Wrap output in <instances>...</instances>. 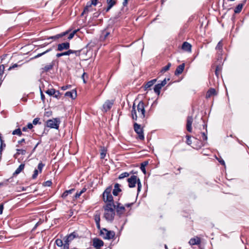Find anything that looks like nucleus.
<instances>
[{"mask_svg": "<svg viewBox=\"0 0 249 249\" xmlns=\"http://www.w3.org/2000/svg\"><path fill=\"white\" fill-rule=\"evenodd\" d=\"M112 189V187L111 185L108 186L102 194L103 201L107 203L106 205L103 207L105 211H115V207L116 206L114 203L113 197L111 194Z\"/></svg>", "mask_w": 249, "mask_h": 249, "instance_id": "f257e3e1", "label": "nucleus"}, {"mask_svg": "<svg viewBox=\"0 0 249 249\" xmlns=\"http://www.w3.org/2000/svg\"><path fill=\"white\" fill-rule=\"evenodd\" d=\"M60 123L61 121L59 118H55L47 120L46 122V126L51 128L58 129Z\"/></svg>", "mask_w": 249, "mask_h": 249, "instance_id": "f03ea898", "label": "nucleus"}, {"mask_svg": "<svg viewBox=\"0 0 249 249\" xmlns=\"http://www.w3.org/2000/svg\"><path fill=\"white\" fill-rule=\"evenodd\" d=\"M135 132L138 135V138L143 141L144 139L143 128L141 127V125L137 123H135L133 125Z\"/></svg>", "mask_w": 249, "mask_h": 249, "instance_id": "7ed1b4c3", "label": "nucleus"}, {"mask_svg": "<svg viewBox=\"0 0 249 249\" xmlns=\"http://www.w3.org/2000/svg\"><path fill=\"white\" fill-rule=\"evenodd\" d=\"M137 110L139 113H140V117L142 119L145 117V105L144 102L142 101L139 102L137 105Z\"/></svg>", "mask_w": 249, "mask_h": 249, "instance_id": "20e7f679", "label": "nucleus"}, {"mask_svg": "<svg viewBox=\"0 0 249 249\" xmlns=\"http://www.w3.org/2000/svg\"><path fill=\"white\" fill-rule=\"evenodd\" d=\"M115 215V211H105L104 217L107 221L112 222L114 220Z\"/></svg>", "mask_w": 249, "mask_h": 249, "instance_id": "39448f33", "label": "nucleus"}, {"mask_svg": "<svg viewBox=\"0 0 249 249\" xmlns=\"http://www.w3.org/2000/svg\"><path fill=\"white\" fill-rule=\"evenodd\" d=\"M102 231L106 232L105 236H103L105 239L110 240L114 238L115 236V232L113 231H108L106 228H102Z\"/></svg>", "mask_w": 249, "mask_h": 249, "instance_id": "423d86ee", "label": "nucleus"}, {"mask_svg": "<svg viewBox=\"0 0 249 249\" xmlns=\"http://www.w3.org/2000/svg\"><path fill=\"white\" fill-rule=\"evenodd\" d=\"M104 242L100 239L94 238L93 239L92 246L96 249H100L101 247L104 246Z\"/></svg>", "mask_w": 249, "mask_h": 249, "instance_id": "0eeeda50", "label": "nucleus"}, {"mask_svg": "<svg viewBox=\"0 0 249 249\" xmlns=\"http://www.w3.org/2000/svg\"><path fill=\"white\" fill-rule=\"evenodd\" d=\"M137 177L135 175L131 176L130 178H128L127 180L128 183L129 188H133L136 186L137 183Z\"/></svg>", "mask_w": 249, "mask_h": 249, "instance_id": "6e6552de", "label": "nucleus"}, {"mask_svg": "<svg viewBox=\"0 0 249 249\" xmlns=\"http://www.w3.org/2000/svg\"><path fill=\"white\" fill-rule=\"evenodd\" d=\"M70 44L69 42L59 43L57 45L56 51L61 52L64 50H68L70 48Z\"/></svg>", "mask_w": 249, "mask_h": 249, "instance_id": "1a4fd4ad", "label": "nucleus"}, {"mask_svg": "<svg viewBox=\"0 0 249 249\" xmlns=\"http://www.w3.org/2000/svg\"><path fill=\"white\" fill-rule=\"evenodd\" d=\"M113 104V101L107 100L103 105V111L107 112L111 109Z\"/></svg>", "mask_w": 249, "mask_h": 249, "instance_id": "9d476101", "label": "nucleus"}, {"mask_svg": "<svg viewBox=\"0 0 249 249\" xmlns=\"http://www.w3.org/2000/svg\"><path fill=\"white\" fill-rule=\"evenodd\" d=\"M79 236L77 232L75 231L66 236L63 239H66L68 240L70 242L72 241L74 238H79Z\"/></svg>", "mask_w": 249, "mask_h": 249, "instance_id": "9b49d317", "label": "nucleus"}, {"mask_svg": "<svg viewBox=\"0 0 249 249\" xmlns=\"http://www.w3.org/2000/svg\"><path fill=\"white\" fill-rule=\"evenodd\" d=\"M193 121L192 116H188L187 118L186 129L189 132H192V124Z\"/></svg>", "mask_w": 249, "mask_h": 249, "instance_id": "f8f14e48", "label": "nucleus"}, {"mask_svg": "<svg viewBox=\"0 0 249 249\" xmlns=\"http://www.w3.org/2000/svg\"><path fill=\"white\" fill-rule=\"evenodd\" d=\"M157 79H154L150 81H148L146 83H145L142 87L144 88V90H146L147 89H151L150 88L156 82Z\"/></svg>", "mask_w": 249, "mask_h": 249, "instance_id": "ddd939ff", "label": "nucleus"}, {"mask_svg": "<svg viewBox=\"0 0 249 249\" xmlns=\"http://www.w3.org/2000/svg\"><path fill=\"white\" fill-rule=\"evenodd\" d=\"M71 30H67L66 31L61 33L59 34H57L55 36H51L48 38V39H59L61 37H62L64 36H65L66 35L68 34L69 32H70Z\"/></svg>", "mask_w": 249, "mask_h": 249, "instance_id": "4468645a", "label": "nucleus"}, {"mask_svg": "<svg viewBox=\"0 0 249 249\" xmlns=\"http://www.w3.org/2000/svg\"><path fill=\"white\" fill-rule=\"evenodd\" d=\"M121 185L116 183L114 184V189H113L112 194L114 196H117L120 192H122V189L120 188Z\"/></svg>", "mask_w": 249, "mask_h": 249, "instance_id": "2eb2a0df", "label": "nucleus"}, {"mask_svg": "<svg viewBox=\"0 0 249 249\" xmlns=\"http://www.w3.org/2000/svg\"><path fill=\"white\" fill-rule=\"evenodd\" d=\"M115 210L117 214L119 215V217H121L125 211V207L123 205L121 206H116L115 207Z\"/></svg>", "mask_w": 249, "mask_h": 249, "instance_id": "dca6fc26", "label": "nucleus"}, {"mask_svg": "<svg viewBox=\"0 0 249 249\" xmlns=\"http://www.w3.org/2000/svg\"><path fill=\"white\" fill-rule=\"evenodd\" d=\"M54 66V61H52L50 64L46 65L44 67L41 68V73L47 72L53 69Z\"/></svg>", "mask_w": 249, "mask_h": 249, "instance_id": "f3484780", "label": "nucleus"}, {"mask_svg": "<svg viewBox=\"0 0 249 249\" xmlns=\"http://www.w3.org/2000/svg\"><path fill=\"white\" fill-rule=\"evenodd\" d=\"M193 138L195 140L196 142V144H194V146H193V147L194 148H196V149H199L202 147L204 146L205 144L203 143V142L201 141H200L194 137H193Z\"/></svg>", "mask_w": 249, "mask_h": 249, "instance_id": "a211bd4d", "label": "nucleus"}, {"mask_svg": "<svg viewBox=\"0 0 249 249\" xmlns=\"http://www.w3.org/2000/svg\"><path fill=\"white\" fill-rule=\"evenodd\" d=\"M185 68V63H182L179 66H178L175 71V75L176 76L179 75L181 74L184 70Z\"/></svg>", "mask_w": 249, "mask_h": 249, "instance_id": "6ab92c4d", "label": "nucleus"}, {"mask_svg": "<svg viewBox=\"0 0 249 249\" xmlns=\"http://www.w3.org/2000/svg\"><path fill=\"white\" fill-rule=\"evenodd\" d=\"M65 96L69 97L72 99H75L77 96V92L76 89H72L71 91H67L65 93Z\"/></svg>", "mask_w": 249, "mask_h": 249, "instance_id": "aec40b11", "label": "nucleus"}, {"mask_svg": "<svg viewBox=\"0 0 249 249\" xmlns=\"http://www.w3.org/2000/svg\"><path fill=\"white\" fill-rule=\"evenodd\" d=\"M217 95V92L214 88H210L206 94V98L208 99L210 98L213 95Z\"/></svg>", "mask_w": 249, "mask_h": 249, "instance_id": "412c9836", "label": "nucleus"}, {"mask_svg": "<svg viewBox=\"0 0 249 249\" xmlns=\"http://www.w3.org/2000/svg\"><path fill=\"white\" fill-rule=\"evenodd\" d=\"M192 45L188 42H184L182 45L181 48L185 51L191 52Z\"/></svg>", "mask_w": 249, "mask_h": 249, "instance_id": "4be33fe9", "label": "nucleus"}, {"mask_svg": "<svg viewBox=\"0 0 249 249\" xmlns=\"http://www.w3.org/2000/svg\"><path fill=\"white\" fill-rule=\"evenodd\" d=\"M246 0H244L243 1L242 3H240L238 5H237L236 6V7H235V8L234 9V13H235V14L239 13L241 11V10L243 8V5L246 3Z\"/></svg>", "mask_w": 249, "mask_h": 249, "instance_id": "5701e85b", "label": "nucleus"}, {"mask_svg": "<svg viewBox=\"0 0 249 249\" xmlns=\"http://www.w3.org/2000/svg\"><path fill=\"white\" fill-rule=\"evenodd\" d=\"M215 49L217 51V53L219 55L222 54V52L223 51V43L222 41L220 40L217 43Z\"/></svg>", "mask_w": 249, "mask_h": 249, "instance_id": "b1692460", "label": "nucleus"}, {"mask_svg": "<svg viewBox=\"0 0 249 249\" xmlns=\"http://www.w3.org/2000/svg\"><path fill=\"white\" fill-rule=\"evenodd\" d=\"M201 242L200 239L196 237L195 238H191L189 241V244L192 245H199Z\"/></svg>", "mask_w": 249, "mask_h": 249, "instance_id": "393cba45", "label": "nucleus"}, {"mask_svg": "<svg viewBox=\"0 0 249 249\" xmlns=\"http://www.w3.org/2000/svg\"><path fill=\"white\" fill-rule=\"evenodd\" d=\"M25 164L21 163L13 174V176H16L19 174L24 168Z\"/></svg>", "mask_w": 249, "mask_h": 249, "instance_id": "a878e982", "label": "nucleus"}, {"mask_svg": "<svg viewBox=\"0 0 249 249\" xmlns=\"http://www.w3.org/2000/svg\"><path fill=\"white\" fill-rule=\"evenodd\" d=\"M162 87L160 83H158L155 85L154 87V91L158 95H159L160 94V90Z\"/></svg>", "mask_w": 249, "mask_h": 249, "instance_id": "bb28decb", "label": "nucleus"}, {"mask_svg": "<svg viewBox=\"0 0 249 249\" xmlns=\"http://www.w3.org/2000/svg\"><path fill=\"white\" fill-rule=\"evenodd\" d=\"M148 164V161L145 160L141 163L140 169L144 174H146L145 166Z\"/></svg>", "mask_w": 249, "mask_h": 249, "instance_id": "cd10ccee", "label": "nucleus"}, {"mask_svg": "<svg viewBox=\"0 0 249 249\" xmlns=\"http://www.w3.org/2000/svg\"><path fill=\"white\" fill-rule=\"evenodd\" d=\"M131 117L133 120L136 121L137 120L138 117L136 113V110L135 109V104H134L132 107L131 110Z\"/></svg>", "mask_w": 249, "mask_h": 249, "instance_id": "c85d7f7f", "label": "nucleus"}, {"mask_svg": "<svg viewBox=\"0 0 249 249\" xmlns=\"http://www.w3.org/2000/svg\"><path fill=\"white\" fill-rule=\"evenodd\" d=\"M107 149L104 146L101 147L100 153V159H104L106 157Z\"/></svg>", "mask_w": 249, "mask_h": 249, "instance_id": "c756f323", "label": "nucleus"}, {"mask_svg": "<svg viewBox=\"0 0 249 249\" xmlns=\"http://www.w3.org/2000/svg\"><path fill=\"white\" fill-rule=\"evenodd\" d=\"M45 93L49 96H53L56 93V90L54 89H48L45 91Z\"/></svg>", "mask_w": 249, "mask_h": 249, "instance_id": "7c9ffc66", "label": "nucleus"}, {"mask_svg": "<svg viewBox=\"0 0 249 249\" xmlns=\"http://www.w3.org/2000/svg\"><path fill=\"white\" fill-rule=\"evenodd\" d=\"M109 34L110 32L107 31V29H105L102 31L101 36L103 37L104 39H105Z\"/></svg>", "mask_w": 249, "mask_h": 249, "instance_id": "2f4dec72", "label": "nucleus"}, {"mask_svg": "<svg viewBox=\"0 0 249 249\" xmlns=\"http://www.w3.org/2000/svg\"><path fill=\"white\" fill-rule=\"evenodd\" d=\"M171 66V63H168L166 66L163 67L161 69V70H160V72L164 73L165 71H166L169 70Z\"/></svg>", "mask_w": 249, "mask_h": 249, "instance_id": "473e14b6", "label": "nucleus"}, {"mask_svg": "<svg viewBox=\"0 0 249 249\" xmlns=\"http://www.w3.org/2000/svg\"><path fill=\"white\" fill-rule=\"evenodd\" d=\"M17 153L16 154H15L14 155V157L16 158V156L17 155H19V154H21V155H25L26 154V150L25 149H17Z\"/></svg>", "mask_w": 249, "mask_h": 249, "instance_id": "72a5a7b5", "label": "nucleus"}, {"mask_svg": "<svg viewBox=\"0 0 249 249\" xmlns=\"http://www.w3.org/2000/svg\"><path fill=\"white\" fill-rule=\"evenodd\" d=\"M4 69L5 67L4 65L2 64L0 65V79L1 80L3 75L4 73Z\"/></svg>", "mask_w": 249, "mask_h": 249, "instance_id": "f704fd0d", "label": "nucleus"}, {"mask_svg": "<svg viewBox=\"0 0 249 249\" xmlns=\"http://www.w3.org/2000/svg\"><path fill=\"white\" fill-rule=\"evenodd\" d=\"M52 50V48H51L48 49L47 50H46V51H45V52H43L42 53H40L37 54L33 58H38V57L42 56L43 55L47 53L50 52Z\"/></svg>", "mask_w": 249, "mask_h": 249, "instance_id": "c9c22d12", "label": "nucleus"}, {"mask_svg": "<svg viewBox=\"0 0 249 249\" xmlns=\"http://www.w3.org/2000/svg\"><path fill=\"white\" fill-rule=\"evenodd\" d=\"M13 135H18V136H21L23 135L21 132V130L20 128H17L14 130L12 132Z\"/></svg>", "mask_w": 249, "mask_h": 249, "instance_id": "e433bc0d", "label": "nucleus"}, {"mask_svg": "<svg viewBox=\"0 0 249 249\" xmlns=\"http://www.w3.org/2000/svg\"><path fill=\"white\" fill-rule=\"evenodd\" d=\"M107 5L112 7L116 4L117 1L115 0H107Z\"/></svg>", "mask_w": 249, "mask_h": 249, "instance_id": "4c0bfd02", "label": "nucleus"}, {"mask_svg": "<svg viewBox=\"0 0 249 249\" xmlns=\"http://www.w3.org/2000/svg\"><path fill=\"white\" fill-rule=\"evenodd\" d=\"M129 174H130L127 172H124L119 175L118 178L119 179H122L124 178L128 177L129 176Z\"/></svg>", "mask_w": 249, "mask_h": 249, "instance_id": "58836bf2", "label": "nucleus"}, {"mask_svg": "<svg viewBox=\"0 0 249 249\" xmlns=\"http://www.w3.org/2000/svg\"><path fill=\"white\" fill-rule=\"evenodd\" d=\"M79 31V29H76V30H74V31H73V32H72V33H71L69 35V36H68V39L69 40H71V39L73 37V36H74L75 35V34H76V33H77L78 31Z\"/></svg>", "mask_w": 249, "mask_h": 249, "instance_id": "ea45409f", "label": "nucleus"}, {"mask_svg": "<svg viewBox=\"0 0 249 249\" xmlns=\"http://www.w3.org/2000/svg\"><path fill=\"white\" fill-rule=\"evenodd\" d=\"M0 155H1V153H2V151L3 149V148H4L6 147V144L4 142V141L3 140L0 141Z\"/></svg>", "mask_w": 249, "mask_h": 249, "instance_id": "a19ab883", "label": "nucleus"}, {"mask_svg": "<svg viewBox=\"0 0 249 249\" xmlns=\"http://www.w3.org/2000/svg\"><path fill=\"white\" fill-rule=\"evenodd\" d=\"M55 244L59 247L63 246V241L60 239H57L55 241Z\"/></svg>", "mask_w": 249, "mask_h": 249, "instance_id": "79ce46f5", "label": "nucleus"}, {"mask_svg": "<svg viewBox=\"0 0 249 249\" xmlns=\"http://www.w3.org/2000/svg\"><path fill=\"white\" fill-rule=\"evenodd\" d=\"M121 12H119L117 15H116L114 17L110 19L115 22L116 21L117 19L121 17Z\"/></svg>", "mask_w": 249, "mask_h": 249, "instance_id": "37998d69", "label": "nucleus"}, {"mask_svg": "<svg viewBox=\"0 0 249 249\" xmlns=\"http://www.w3.org/2000/svg\"><path fill=\"white\" fill-rule=\"evenodd\" d=\"M94 219L95 223L100 222V215L99 213H97L94 215Z\"/></svg>", "mask_w": 249, "mask_h": 249, "instance_id": "c03bdc74", "label": "nucleus"}, {"mask_svg": "<svg viewBox=\"0 0 249 249\" xmlns=\"http://www.w3.org/2000/svg\"><path fill=\"white\" fill-rule=\"evenodd\" d=\"M191 137H192L191 136L189 135H187L186 136V138L187 139L186 143L189 145H191V144L192 143V141L191 140Z\"/></svg>", "mask_w": 249, "mask_h": 249, "instance_id": "a18cd8bd", "label": "nucleus"}, {"mask_svg": "<svg viewBox=\"0 0 249 249\" xmlns=\"http://www.w3.org/2000/svg\"><path fill=\"white\" fill-rule=\"evenodd\" d=\"M33 124L34 125H36V124H41V122H40V118H36L34 119L33 121Z\"/></svg>", "mask_w": 249, "mask_h": 249, "instance_id": "49530a36", "label": "nucleus"}, {"mask_svg": "<svg viewBox=\"0 0 249 249\" xmlns=\"http://www.w3.org/2000/svg\"><path fill=\"white\" fill-rule=\"evenodd\" d=\"M44 166L45 164L43 163L42 162H39V164H38L37 169L40 173H41L42 169Z\"/></svg>", "mask_w": 249, "mask_h": 249, "instance_id": "de8ad7c7", "label": "nucleus"}, {"mask_svg": "<svg viewBox=\"0 0 249 249\" xmlns=\"http://www.w3.org/2000/svg\"><path fill=\"white\" fill-rule=\"evenodd\" d=\"M201 134L202 135L203 141H206L208 139L207 137V129L205 130V132H201Z\"/></svg>", "mask_w": 249, "mask_h": 249, "instance_id": "09e8293b", "label": "nucleus"}, {"mask_svg": "<svg viewBox=\"0 0 249 249\" xmlns=\"http://www.w3.org/2000/svg\"><path fill=\"white\" fill-rule=\"evenodd\" d=\"M98 2V0H92L91 2L89 1L87 3H89V5L91 6L92 5L96 6Z\"/></svg>", "mask_w": 249, "mask_h": 249, "instance_id": "8fccbe9b", "label": "nucleus"}, {"mask_svg": "<svg viewBox=\"0 0 249 249\" xmlns=\"http://www.w3.org/2000/svg\"><path fill=\"white\" fill-rule=\"evenodd\" d=\"M38 174V171L37 169H35L34 171V174L33 175H32V178L33 179H36L37 177V175Z\"/></svg>", "mask_w": 249, "mask_h": 249, "instance_id": "3c124183", "label": "nucleus"}, {"mask_svg": "<svg viewBox=\"0 0 249 249\" xmlns=\"http://www.w3.org/2000/svg\"><path fill=\"white\" fill-rule=\"evenodd\" d=\"M21 65V64L20 65H18L17 64H13L11 66H10L8 69V71H10L12 69H14L16 68H17L18 67H19Z\"/></svg>", "mask_w": 249, "mask_h": 249, "instance_id": "603ef678", "label": "nucleus"}, {"mask_svg": "<svg viewBox=\"0 0 249 249\" xmlns=\"http://www.w3.org/2000/svg\"><path fill=\"white\" fill-rule=\"evenodd\" d=\"M61 95V93L59 90H56V93L53 95V97L59 99L60 98V96Z\"/></svg>", "mask_w": 249, "mask_h": 249, "instance_id": "864d4df0", "label": "nucleus"}, {"mask_svg": "<svg viewBox=\"0 0 249 249\" xmlns=\"http://www.w3.org/2000/svg\"><path fill=\"white\" fill-rule=\"evenodd\" d=\"M52 184V182L51 180H47L43 183V186H51Z\"/></svg>", "mask_w": 249, "mask_h": 249, "instance_id": "5fc2aeb1", "label": "nucleus"}, {"mask_svg": "<svg viewBox=\"0 0 249 249\" xmlns=\"http://www.w3.org/2000/svg\"><path fill=\"white\" fill-rule=\"evenodd\" d=\"M40 96H41V99L42 101L43 102H45V97L44 94H43L41 88H40Z\"/></svg>", "mask_w": 249, "mask_h": 249, "instance_id": "6e6d98bb", "label": "nucleus"}, {"mask_svg": "<svg viewBox=\"0 0 249 249\" xmlns=\"http://www.w3.org/2000/svg\"><path fill=\"white\" fill-rule=\"evenodd\" d=\"M91 6L89 5V3H87V5L86 6V7H85L84 9V13H87L89 12V8Z\"/></svg>", "mask_w": 249, "mask_h": 249, "instance_id": "4d7b16f0", "label": "nucleus"}, {"mask_svg": "<svg viewBox=\"0 0 249 249\" xmlns=\"http://www.w3.org/2000/svg\"><path fill=\"white\" fill-rule=\"evenodd\" d=\"M81 51H82V50H77V51L73 50L72 54H75L76 56H79L80 55V53H81Z\"/></svg>", "mask_w": 249, "mask_h": 249, "instance_id": "13d9d810", "label": "nucleus"}, {"mask_svg": "<svg viewBox=\"0 0 249 249\" xmlns=\"http://www.w3.org/2000/svg\"><path fill=\"white\" fill-rule=\"evenodd\" d=\"M64 55H66V52H62V53H57L56 54V56L58 58L59 57H60L62 56H64Z\"/></svg>", "mask_w": 249, "mask_h": 249, "instance_id": "bf43d9fd", "label": "nucleus"}, {"mask_svg": "<svg viewBox=\"0 0 249 249\" xmlns=\"http://www.w3.org/2000/svg\"><path fill=\"white\" fill-rule=\"evenodd\" d=\"M71 87V85H67L66 86H64L61 87V89L63 90H65Z\"/></svg>", "mask_w": 249, "mask_h": 249, "instance_id": "052dcab7", "label": "nucleus"}, {"mask_svg": "<svg viewBox=\"0 0 249 249\" xmlns=\"http://www.w3.org/2000/svg\"><path fill=\"white\" fill-rule=\"evenodd\" d=\"M219 70H220L219 67L218 66H217L216 67V69H215V74L216 75V76L217 77H218V75H219L218 71Z\"/></svg>", "mask_w": 249, "mask_h": 249, "instance_id": "680f3d73", "label": "nucleus"}, {"mask_svg": "<svg viewBox=\"0 0 249 249\" xmlns=\"http://www.w3.org/2000/svg\"><path fill=\"white\" fill-rule=\"evenodd\" d=\"M81 195H82V194L81 193V192L80 191L79 192L77 191V192L76 193V194L74 195V198L75 199H77V198H79Z\"/></svg>", "mask_w": 249, "mask_h": 249, "instance_id": "e2e57ef3", "label": "nucleus"}, {"mask_svg": "<svg viewBox=\"0 0 249 249\" xmlns=\"http://www.w3.org/2000/svg\"><path fill=\"white\" fill-rule=\"evenodd\" d=\"M94 44H91V43H88L87 46H86V48H89V50L91 49L93 47H94Z\"/></svg>", "mask_w": 249, "mask_h": 249, "instance_id": "0e129e2a", "label": "nucleus"}, {"mask_svg": "<svg viewBox=\"0 0 249 249\" xmlns=\"http://www.w3.org/2000/svg\"><path fill=\"white\" fill-rule=\"evenodd\" d=\"M217 160L221 165H225V161L222 158H220V159H217Z\"/></svg>", "mask_w": 249, "mask_h": 249, "instance_id": "69168bd1", "label": "nucleus"}, {"mask_svg": "<svg viewBox=\"0 0 249 249\" xmlns=\"http://www.w3.org/2000/svg\"><path fill=\"white\" fill-rule=\"evenodd\" d=\"M167 83L166 79L165 78L163 80H162L160 84L161 85V86L163 87Z\"/></svg>", "mask_w": 249, "mask_h": 249, "instance_id": "338daca9", "label": "nucleus"}, {"mask_svg": "<svg viewBox=\"0 0 249 249\" xmlns=\"http://www.w3.org/2000/svg\"><path fill=\"white\" fill-rule=\"evenodd\" d=\"M27 127L28 129H31L33 128V123H29L27 125Z\"/></svg>", "mask_w": 249, "mask_h": 249, "instance_id": "774afa93", "label": "nucleus"}]
</instances>
